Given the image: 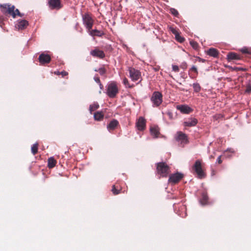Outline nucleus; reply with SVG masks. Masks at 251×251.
Masks as SVG:
<instances>
[{
  "label": "nucleus",
  "instance_id": "nucleus-1",
  "mask_svg": "<svg viewBox=\"0 0 251 251\" xmlns=\"http://www.w3.org/2000/svg\"><path fill=\"white\" fill-rule=\"evenodd\" d=\"M0 8L2 13L6 15L11 16L15 18L17 15L22 17V15L18 9H15L14 5L10 4H3L0 5Z\"/></svg>",
  "mask_w": 251,
  "mask_h": 251
},
{
  "label": "nucleus",
  "instance_id": "nucleus-2",
  "mask_svg": "<svg viewBox=\"0 0 251 251\" xmlns=\"http://www.w3.org/2000/svg\"><path fill=\"white\" fill-rule=\"evenodd\" d=\"M205 164L201 160H196L192 167L193 170L197 174L198 178H204L206 177V173L204 170Z\"/></svg>",
  "mask_w": 251,
  "mask_h": 251
},
{
  "label": "nucleus",
  "instance_id": "nucleus-3",
  "mask_svg": "<svg viewBox=\"0 0 251 251\" xmlns=\"http://www.w3.org/2000/svg\"><path fill=\"white\" fill-rule=\"evenodd\" d=\"M156 165L158 174L162 177H167L170 172L169 166L165 162H159Z\"/></svg>",
  "mask_w": 251,
  "mask_h": 251
},
{
  "label": "nucleus",
  "instance_id": "nucleus-4",
  "mask_svg": "<svg viewBox=\"0 0 251 251\" xmlns=\"http://www.w3.org/2000/svg\"><path fill=\"white\" fill-rule=\"evenodd\" d=\"M107 95L110 98H115L119 92V89L115 82L109 83L107 87Z\"/></svg>",
  "mask_w": 251,
  "mask_h": 251
},
{
  "label": "nucleus",
  "instance_id": "nucleus-5",
  "mask_svg": "<svg viewBox=\"0 0 251 251\" xmlns=\"http://www.w3.org/2000/svg\"><path fill=\"white\" fill-rule=\"evenodd\" d=\"M82 18L83 23L85 25L86 28L88 30L91 29L94 22L91 15L89 13H86L82 15Z\"/></svg>",
  "mask_w": 251,
  "mask_h": 251
},
{
  "label": "nucleus",
  "instance_id": "nucleus-6",
  "mask_svg": "<svg viewBox=\"0 0 251 251\" xmlns=\"http://www.w3.org/2000/svg\"><path fill=\"white\" fill-rule=\"evenodd\" d=\"M162 97V94L158 91L153 93L151 100L153 104V106L154 107L159 106L161 104L163 101Z\"/></svg>",
  "mask_w": 251,
  "mask_h": 251
},
{
  "label": "nucleus",
  "instance_id": "nucleus-7",
  "mask_svg": "<svg viewBox=\"0 0 251 251\" xmlns=\"http://www.w3.org/2000/svg\"><path fill=\"white\" fill-rule=\"evenodd\" d=\"M128 71L129 76L133 81L138 80L141 77L140 72L134 68L129 67Z\"/></svg>",
  "mask_w": 251,
  "mask_h": 251
},
{
  "label": "nucleus",
  "instance_id": "nucleus-8",
  "mask_svg": "<svg viewBox=\"0 0 251 251\" xmlns=\"http://www.w3.org/2000/svg\"><path fill=\"white\" fill-rule=\"evenodd\" d=\"M183 177V175L180 173H176L170 176L169 182L173 184L178 183Z\"/></svg>",
  "mask_w": 251,
  "mask_h": 251
},
{
  "label": "nucleus",
  "instance_id": "nucleus-9",
  "mask_svg": "<svg viewBox=\"0 0 251 251\" xmlns=\"http://www.w3.org/2000/svg\"><path fill=\"white\" fill-rule=\"evenodd\" d=\"M48 4L51 10H59L62 7L61 0H49Z\"/></svg>",
  "mask_w": 251,
  "mask_h": 251
},
{
  "label": "nucleus",
  "instance_id": "nucleus-10",
  "mask_svg": "<svg viewBox=\"0 0 251 251\" xmlns=\"http://www.w3.org/2000/svg\"><path fill=\"white\" fill-rule=\"evenodd\" d=\"M90 54L94 57H97L100 59H103L105 56V53L103 51L100 50L98 47L95 48L90 51Z\"/></svg>",
  "mask_w": 251,
  "mask_h": 251
},
{
  "label": "nucleus",
  "instance_id": "nucleus-11",
  "mask_svg": "<svg viewBox=\"0 0 251 251\" xmlns=\"http://www.w3.org/2000/svg\"><path fill=\"white\" fill-rule=\"evenodd\" d=\"M38 60L41 65H45L50 62L51 57L50 55L42 53L39 55Z\"/></svg>",
  "mask_w": 251,
  "mask_h": 251
},
{
  "label": "nucleus",
  "instance_id": "nucleus-12",
  "mask_svg": "<svg viewBox=\"0 0 251 251\" xmlns=\"http://www.w3.org/2000/svg\"><path fill=\"white\" fill-rule=\"evenodd\" d=\"M176 108L179 110L181 113L188 114L193 111V109L187 105H177Z\"/></svg>",
  "mask_w": 251,
  "mask_h": 251
},
{
  "label": "nucleus",
  "instance_id": "nucleus-13",
  "mask_svg": "<svg viewBox=\"0 0 251 251\" xmlns=\"http://www.w3.org/2000/svg\"><path fill=\"white\" fill-rule=\"evenodd\" d=\"M176 140L178 141H180L182 144H187L188 143V139L186 134L181 131L177 132Z\"/></svg>",
  "mask_w": 251,
  "mask_h": 251
},
{
  "label": "nucleus",
  "instance_id": "nucleus-14",
  "mask_svg": "<svg viewBox=\"0 0 251 251\" xmlns=\"http://www.w3.org/2000/svg\"><path fill=\"white\" fill-rule=\"evenodd\" d=\"M146 120L143 117H140L136 123V126L139 130H143L146 127Z\"/></svg>",
  "mask_w": 251,
  "mask_h": 251
},
{
  "label": "nucleus",
  "instance_id": "nucleus-15",
  "mask_svg": "<svg viewBox=\"0 0 251 251\" xmlns=\"http://www.w3.org/2000/svg\"><path fill=\"white\" fill-rule=\"evenodd\" d=\"M111 191L114 195H118L121 193H124V191L122 192V189L120 182L118 181L112 187Z\"/></svg>",
  "mask_w": 251,
  "mask_h": 251
},
{
  "label": "nucleus",
  "instance_id": "nucleus-16",
  "mask_svg": "<svg viewBox=\"0 0 251 251\" xmlns=\"http://www.w3.org/2000/svg\"><path fill=\"white\" fill-rule=\"evenodd\" d=\"M198 123V120L195 118H191L184 122V126H194Z\"/></svg>",
  "mask_w": 251,
  "mask_h": 251
},
{
  "label": "nucleus",
  "instance_id": "nucleus-17",
  "mask_svg": "<svg viewBox=\"0 0 251 251\" xmlns=\"http://www.w3.org/2000/svg\"><path fill=\"white\" fill-rule=\"evenodd\" d=\"M118 125L119 122L116 119H113L108 124L107 126V128L108 131H111L114 130Z\"/></svg>",
  "mask_w": 251,
  "mask_h": 251
},
{
  "label": "nucleus",
  "instance_id": "nucleus-18",
  "mask_svg": "<svg viewBox=\"0 0 251 251\" xmlns=\"http://www.w3.org/2000/svg\"><path fill=\"white\" fill-rule=\"evenodd\" d=\"M28 25V23L25 20L19 21L16 25V27L19 29L23 30Z\"/></svg>",
  "mask_w": 251,
  "mask_h": 251
},
{
  "label": "nucleus",
  "instance_id": "nucleus-19",
  "mask_svg": "<svg viewBox=\"0 0 251 251\" xmlns=\"http://www.w3.org/2000/svg\"><path fill=\"white\" fill-rule=\"evenodd\" d=\"M227 58L229 61L233 60H238L241 59L239 54L236 53L231 52L227 54Z\"/></svg>",
  "mask_w": 251,
  "mask_h": 251
},
{
  "label": "nucleus",
  "instance_id": "nucleus-20",
  "mask_svg": "<svg viewBox=\"0 0 251 251\" xmlns=\"http://www.w3.org/2000/svg\"><path fill=\"white\" fill-rule=\"evenodd\" d=\"M89 32V34L92 36H98L101 37L103 35H104V33L100 30L97 29H92L90 30H88Z\"/></svg>",
  "mask_w": 251,
  "mask_h": 251
},
{
  "label": "nucleus",
  "instance_id": "nucleus-21",
  "mask_svg": "<svg viewBox=\"0 0 251 251\" xmlns=\"http://www.w3.org/2000/svg\"><path fill=\"white\" fill-rule=\"evenodd\" d=\"M207 54L214 57H217L219 55L218 50L214 48H210L207 51Z\"/></svg>",
  "mask_w": 251,
  "mask_h": 251
},
{
  "label": "nucleus",
  "instance_id": "nucleus-22",
  "mask_svg": "<svg viewBox=\"0 0 251 251\" xmlns=\"http://www.w3.org/2000/svg\"><path fill=\"white\" fill-rule=\"evenodd\" d=\"M150 131L151 135L154 137L156 138L158 136L159 132L158 127H151L150 128Z\"/></svg>",
  "mask_w": 251,
  "mask_h": 251
},
{
  "label": "nucleus",
  "instance_id": "nucleus-23",
  "mask_svg": "<svg viewBox=\"0 0 251 251\" xmlns=\"http://www.w3.org/2000/svg\"><path fill=\"white\" fill-rule=\"evenodd\" d=\"M103 114L101 111H98L94 113V117L96 121H101L103 119Z\"/></svg>",
  "mask_w": 251,
  "mask_h": 251
},
{
  "label": "nucleus",
  "instance_id": "nucleus-24",
  "mask_svg": "<svg viewBox=\"0 0 251 251\" xmlns=\"http://www.w3.org/2000/svg\"><path fill=\"white\" fill-rule=\"evenodd\" d=\"M48 166L49 168H52L55 166L56 164V160L52 157H50L48 160Z\"/></svg>",
  "mask_w": 251,
  "mask_h": 251
},
{
  "label": "nucleus",
  "instance_id": "nucleus-25",
  "mask_svg": "<svg viewBox=\"0 0 251 251\" xmlns=\"http://www.w3.org/2000/svg\"><path fill=\"white\" fill-rule=\"evenodd\" d=\"M38 144L35 143L31 147V152L33 155H35L38 152Z\"/></svg>",
  "mask_w": 251,
  "mask_h": 251
},
{
  "label": "nucleus",
  "instance_id": "nucleus-26",
  "mask_svg": "<svg viewBox=\"0 0 251 251\" xmlns=\"http://www.w3.org/2000/svg\"><path fill=\"white\" fill-rule=\"evenodd\" d=\"M99 107V105L98 103H94L90 105L89 110L91 113L97 110Z\"/></svg>",
  "mask_w": 251,
  "mask_h": 251
},
{
  "label": "nucleus",
  "instance_id": "nucleus-27",
  "mask_svg": "<svg viewBox=\"0 0 251 251\" xmlns=\"http://www.w3.org/2000/svg\"><path fill=\"white\" fill-rule=\"evenodd\" d=\"M175 39L177 42L180 43H183L185 41V38L180 36L179 32L175 36Z\"/></svg>",
  "mask_w": 251,
  "mask_h": 251
},
{
  "label": "nucleus",
  "instance_id": "nucleus-28",
  "mask_svg": "<svg viewBox=\"0 0 251 251\" xmlns=\"http://www.w3.org/2000/svg\"><path fill=\"white\" fill-rule=\"evenodd\" d=\"M208 200V196L205 194H203L202 195V198L201 200V202L202 204H206L207 203Z\"/></svg>",
  "mask_w": 251,
  "mask_h": 251
},
{
  "label": "nucleus",
  "instance_id": "nucleus-29",
  "mask_svg": "<svg viewBox=\"0 0 251 251\" xmlns=\"http://www.w3.org/2000/svg\"><path fill=\"white\" fill-rule=\"evenodd\" d=\"M190 44L191 45V46H192V47L195 50H197L199 48V44L198 43L195 41H193V40H191L190 41Z\"/></svg>",
  "mask_w": 251,
  "mask_h": 251
},
{
  "label": "nucleus",
  "instance_id": "nucleus-30",
  "mask_svg": "<svg viewBox=\"0 0 251 251\" xmlns=\"http://www.w3.org/2000/svg\"><path fill=\"white\" fill-rule=\"evenodd\" d=\"M194 90L196 92H199L201 89L200 84L198 83H195L193 84Z\"/></svg>",
  "mask_w": 251,
  "mask_h": 251
},
{
  "label": "nucleus",
  "instance_id": "nucleus-31",
  "mask_svg": "<svg viewBox=\"0 0 251 251\" xmlns=\"http://www.w3.org/2000/svg\"><path fill=\"white\" fill-rule=\"evenodd\" d=\"M123 83L126 86V87H128V88H131L134 87L133 85H130L129 84L128 80V79L126 77H125L123 79Z\"/></svg>",
  "mask_w": 251,
  "mask_h": 251
},
{
  "label": "nucleus",
  "instance_id": "nucleus-32",
  "mask_svg": "<svg viewBox=\"0 0 251 251\" xmlns=\"http://www.w3.org/2000/svg\"><path fill=\"white\" fill-rule=\"evenodd\" d=\"M169 30L172 32L175 36L179 32L178 30L172 26L169 27Z\"/></svg>",
  "mask_w": 251,
  "mask_h": 251
},
{
  "label": "nucleus",
  "instance_id": "nucleus-33",
  "mask_svg": "<svg viewBox=\"0 0 251 251\" xmlns=\"http://www.w3.org/2000/svg\"><path fill=\"white\" fill-rule=\"evenodd\" d=\"M95 71L97 72L98 71L100 73V74L101 75H104L106 73V70L104 68H100L98 70H95Z\"/></svg>",
  "mask_w": 251,
  "mask_h": 251
},
{
  "label": "nucleus",
  "instance_id": "nucleus-34",
  "mask_svg": "<svg viewBox=\"0 0 251 251\" xmlns=\"http://www.w3.org/2000/svg\"><path fill=\"white\" fill-rule=\"evenodd\" d=\"M170 12L172 15H173L174 16H175L176 17H177L179 15V13H178L177 10L175 8H171L170 9Z\"/></svg>",
  "mask_w": 251,
  "mask_h": 251
},
{
  "label": "nucleus",
  "instance_id": "nucleus-35",
  "mask_svg": "<svg viewBox=\"0 0 251 251\" xmlns=\"http://www.w3.org/2000/svg\"><path fill=\"white\" fill-rule=\"evenodd\" d=\"M190 71L195 73V75H197L198 74L197 69L195 66H192V68L190 69Z\"/></svg>",
  "mask_w": 251,
  "mask_h": 251
},
{
  "label": "nucleus",
  "instance_id": "nucleus-36",
  "mask_svg": "<svg viewBox=\"0 0 251 251\" xmlns=\"http://www.w3.org/2000/svg\"><path fill=\"white\" fill-rule=\"evenodd\" d=\"M166 114L169 117L170 119H173V113L170 111H168L166 112Z\"/></svg>",
  "mask_w": 251,
  "mask_h": 251
},
{
  "label": "nucleus",
  "instance_id": "nucleus-37",
  "mask_svg": "<svg viewBox=\"0 0 251 251\" xmlns=\"http://www.w3.org/2000/svg\"><path fill=\"white\" fill-rule=\"evenodd\" d=\"M173 71L175 72H178L179 71V68L177 65H173L172 66Z\"/></svg>",
  "mask_w": 251,
  "mask_h": 251
},
{
  "label": "nucleus",
  "instance_id": "nucleus-38",
  "mask_svg": "<svg viewBox=\"0 0 251 251\" xmlns=\"http://www.w3.org/2000/svg\"><path fill=\"white\" fill-rule=\"evenodd\" d=\"M245 92L246 93H250L251 92V85H248L246 87V89Z\"/></svg>",
  "mask_w": 251,
  "mask_h": 251
},
{
  "label": "nucleus",
  "instance_id": "nucleus-39",
  "mask_svg": "<svg viewBox=\"0 0 251 251\" xmlns=\"http://www.w3.org/2000/svg\"><path fill=\"white\" fill-rule=\"evenodd\" d=\"M94 80H95V81L97 83H98V84H99V83H100V78H99V77H98V76H95L94 77Z\"/></svg>",
  "mask_w": 251,
  "mask_h": 251
},
{
  "label": "nucleus",
  "instance_id": "nucleus-40",
  "mask_svg": "<svg viewBox=\"0 0 251 251\" xmlns=\"http://www.w3.org/2000/svg\"><path fill=\"white\" fill-rule=\"evenodd\" d=\"M60 75H62L63 77L66 76L68 75V73L66 71H62L60 72Z\"/></svg>",
  "mask_w": 251,
  "mask_h": 251
},
{
  "label": "nucleus",
  "instance_id": "nucleus-41",
  "mask_svg": "<svg viewBox=\"0 0 251 251\" xmlns=\"http://www.w3.org/2000/svg\"><path fill=\"white\" fill-rule=\"evenodd\" d=\"M217 162L219 163V164H221L222 162V160L221 159V156H219L218 158H217Z\"/></svg>",
  "mask_w": 251,
  "mask_h": 251
},
{
  "label": "nucleus",
  "instance_id": "nucleus-42",
  "mask_svg": "<svg viewBox=\"0 0 251 251\" xmlns=\"http://www.w3.org/2000/svg\"><path fill=\"white\" fill-rule=\"evenodd\" d=\"M99 85H100V88L101 89H103V85H102V84L101 83V82H100V83H99Z\"/></svg>",
  "mask_w": 251,
  "mask_h": 251
},
{
  "label": "nucleus",
  "instance_id": "nucleus-43",
  "mask_svg": "<svg viewBox=\"0 0 251 251\" xmlns=\"http://www.w3.org/2000/svg\"><path fill=\"white\" fill-rule=\"evenodd\" d=\"M54 74L57 75H60V72H59L58 71V72H55Z\"/></svg>",
  "mask_w": 251,
  "mask_h": 251
},
{
  "label": "nucleus",
  "instance_id": "nucleus-44",
  "mask_svg": "<svg viewBox=\"0 0 251 251\" xmlns=\"http://www.w3.org/2000/svg\"><path fill=\"white\" fill-rule=\"evenodd\" d=\"M243 52H244V53H247L248 52L247 49L243 50Z\"/></svg>",
  "mask_w": 251,
  "mask_h": 251
},
{
  "label": "nucleus",
  "instance_id": "nucleus-45",
  "mask_svg": "<svg viewBox=\"0 0 251 251\" xmlns=\"http://www.w3.org/2000/svg\"><path fill=\"white\" fill-rule=\"evenodd\" d=\"M214 158V156L213 155H211L210 156H209V158L210 159H213Z\"/></svg>",
  "mask_w": 251,
  "mask_h": 251
},
{
  "label": "nucleus",
  "instance_id": "nucleus-46",
  "mask_svg": "<svg viewBox=\"0 0 251 251\" xmlns=\"http://www.w3.org/2000/svg\"><path fill=\"white\" fill-rule=\"evenodd\" d=\"M191 76H192L191 77H192V78H194V77H196V75H194L193 76V75H191Z\"/></svg>",
  "mask_w": 251,
  "mask_h": 251
}]
</instances>
